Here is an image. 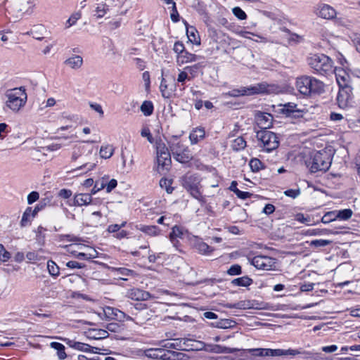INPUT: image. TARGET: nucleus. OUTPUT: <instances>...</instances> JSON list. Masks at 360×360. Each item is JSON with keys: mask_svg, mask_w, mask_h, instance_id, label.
<instances>
[{"mask_svg": "<svg viewBox=\"0 0 360 360\" xmlns=\"http://www.w3.org/2000/svg\"><path fill=\"white\" fill-rule=\"evenodd\" d=\"M249 165L253 172H257L262 168V162L259 159L252 158L250 160Z\"/></svg>", "mask_w": 360, "mask_h": 360, "instance_id": "nucleus-45", "label": "nucleus"}, {"mask_svg": "<svg viewBox=\"0 0 360 360\" xmlns=\"http://www.w3.org/2000/svg\"><path fill=\"white\" fill-rule=\"evenodd\" d=\"M33 217V212L32 207H28L24 212L20 221L21 226H26L30 221V217Z\"/></svg>", "mask_w": 360, "mask_h": 360, "instance_id": "nucleus-40", "label": "nucleus"}, {"mask_svg": "<svg viewBox=\"0 0 360 360\" xmlns=\"http://www.w3.org/2000/svg\"><path fill=\"white\" fill-rule=\"evenodd\" d=\"M47 268L49 274L53 276H58L59 275V267L56 264L50 260L47 263Z\"/></svg>", "mask_w": 360, "mask_h": 360, "instance_id": "nucleus-43", "label": "nucleus"}, {"mask_svg": "<svg viewBox=\"0 0 360 360\" xmlns=\"http://www.w3.org/2000/svg\"><path fill=\"white\" fill-rule=\"evenodd\" d=\"M266 349H252L250 350V353L254 356H266Z\"/></svg>", "mask_w": 360, "mask_h": 360, "instance_id": "nucleus-62", "label": "nucleus"}, {"mask_svg": "<svg viewBox=\"0 0 360 360\" xmlns=\"http://www.w3.org/2000/svg\"><path fill=\"white\" fill-rule=\"evenodd\" d=\"M110 7V5L108 4H99L95 10V15L97 16V18L103 17L104 15L107 13V11H109Z\"/></svg>", "mask_w": 360, "mask_h": 360, "instance_id": "nucleus-41", "label": "nucleus"}, {"mask_svg": "<svg viewBox=\"0 0 360 360\" xmlns=\"http://www.w3.org/2000/svg\"><path fill=\"white\" fill-rule=\"evenodd\" d=\"M117 185V180L112 179H111L107 184H105V187L106 188V191L108 193L111 192Z\"/></svg>", "mask_w": 360, "mask_h": 360, "instance_id": "nucleus-64", "label": "nucleus"}, {"mask_svg": "<svg viewBox=\"0 0 360 360\" xmlns=\"http://www.w3.org/2000/svg\"><path fill=\"white\" fill-rule=\"evenodd\" d=\"M184 236V229L182 227L179 226L177 225L174 226L171 233H169L170 240L174 243V240L177 238H182Z\"/></svg>", "mask_w": 360, "mask_h": 360, "instance_id": "nucleus-36", "label": "nucleus"}, {"mask_svg": "<svg viewBox=\"0 0 360 360\" xmlns=\"http://www.w3.org/2000/svg\"><path fill=\"white\" fill-rule=\"evenodd\" d=\"M175 84H168L166 79L162 78L161 80L160 90L162 96L165 98H169L172 96L175 90Z\"/></svg>", "mask_w": 360, "mask_h": 360, "instance_id": "nucleus-22", "label": "nucleus"}, {"mask_svg": "<svg viewBox=\"0 0 360 360\" xmlns=\"http://www.w3.org/2000/svg\"><path fill=\"white\" fill-rule=\"evenodd\" d=\"M337 219L336 215H335V211H330L326 212L323 217L321 218V222L323 224H328L331 221H335Z\"/></svg>", "mask_w": 360, "mask_h": 360, "instance_id": "nucleus-48", "label": "nucleus"}, {"mask_svg": "<svg viewBox=\"0 0 360 360\" xmlns=\"http://www.w3.org/2000/svg\"><path fill=\"white\" fill-rule=\"evenodd\" d=\"M46 32V30L44 27V26L39 25L34 26L31 30H30V34L32 35V37L37 39V40H41L44 38V34Z\"/></svg>", "mask_w": 360, "mask_h": 360, "instance_id": "nucleus-29", "label": "nucleus"}, {"mask_svg": "<svg viewBox=\"0 0 360 360\" xmlns=\"http://www.w3.org/2000/svg\"><path fill=\"white\" fill-rule=\"evenodd\" d=\"M284 194L292 198H296L300 194V189H288L284 191Z\"/></svg>", "mask_w": 360, "mask_h": 360, "instance_id": "nucleus-60", "label": "nucleus"}, {"mask_svg": "<svg viewBox=\"0 0 360 360\" xmlns=\"http://www.w3.org/2000/svg\"><path fill=\"white\" fill-rule=\"evenodd\" d=\"M66 266L70 269H83L85 267V264L77 261H69L66 263Z\"/></svg>", "mask_w": 360, "mask_h": 360, "instance_id": "nucleus-55", "label": "nucleus"}, {"mask_svg": "<svg viewBox=\"0 0 360 360\" xmlns=\"http://www.w3.org/2000/svg\"><path fill=\"white\" fill-rule=\"evenodd\" d=\"M126 297L136 301H145L150 297V294L139 288H131L127 290Z\"/></svg>", "mask_w": 360, "mask_h": 360, "instance_id": "nucleus-14", "label": "nucleus"}, {"mask_svg": "<svg viewBox=\"0 0 360 360\" xmlns=\"http://www.w3.org/2000/svg\"><path fill=\"white\" fill-rule=\"evenodd\" d=\"M109 269L114 276L123 281H127V277H135L136 276V273L134 270L125 267L110 266Z\"/></svg>", "mask_w": 360, "mask_h": 360, "instance_id": "nucleus-15", "label": "nucleus"}, {"mask_svg": "<svg viewBox=\"0 0 360 360\" xmlns=\"http://www.w3.org/2000/svg\"><path fill=\"white\" fill-rule=\"evenodd\" d=\"M236 322L233 319H221L220 321L216 322L214 326L219 328H231L236 326Z\"/></svg>", "mask_w": 360, "mask_h": 360, "instance_id": "nucleus-32", "label": "nucleus"}, {"mask_svg": "<svg viewBox=\"0 0 360 360\" xmlns=\"http://www.w3.org/2000/svg\"><path fill=\"white\" fill-rule=\"evenodd\" d=\"M297 109H298L297 104L294 103H288L283 105L281 112L287 117L288 115H292L293 112Z\"/></svg>", "mask_w": 360, "mask_h": 360, "instance_id": "nucleus-39", "label": "nucleus"}, {"mask_svg": "<svg viewBox=\"0 0 360 360\" xmlns=\"http://www.w3.org/2000/svg\"><path fill=\"white\" fill-rule=\"evenodd\" d=\"M191 80V78L188 77V72L186 71H181L177 77V82L184 85L186 80Z\"/></svg>", "mask_w": 360, "mask_h": 360, "instance_id": "nucleus-54", "label": "nucleus"}, {"mask_svg": "<svg viewBox=\"0 0 360 360\" xmlns=\"http://www.w3.org/2000/svg\"><path fill=\"white\" fill-rule=\"evenodd\" d=\"M353 212L351 209H344L341 210H335V215L337 219L341 220H348L352 216Z\"/></svg>", "mask_w": 360, "mask_h": 360, "instance_id": "nucleus-38", "label": "nucleus"}, {"mask_svg": "<svg viewBox=\"0 0 360 360\" xmlns=\"http://www.w3.org/2000/svg\"><path fill=\"white\" fill-rule=\"evenodd\" d=\"M85 334L89 339L93 340L104 339L108 338L109 335L108 330L98 328H89L87 331L85 332Z\"/></svg>", "mask_w": 360, "mask_h": 360, "instance_id": "nucleus-21", "label": "nucleus"}, {"mask_svg": "<svg viewBox=\"0 0 360 360\" xmlns=\"http://www.w3.org/2000/svg\"><path fill=\"white\" fill-rule=\"evenodd\" d=\"M157 161L158 167H160L162 170H168L172 163L170 153H160L159 155H157Z\"/></svg>", "mask_w": 360, "mask_h": 360, "instance_id": "nucleus-18", "label": "nucleus"}, {"mask_svg": "<svg viewBox=\"0 0 360 360\" xmlns=\"http://www.w3.org/2000/svg\"><path fill=\"white\" fill-rule=\"evenodd\" d=\"M256 137L262 144V147L267 152L276 149L279 146L278 138L271 131L260 130L257 132Z\"/></svg>", "mask_w": 360, "mask_h": 360, "instance_id": "nucleus-7", "label": "nucleus"}, {"mask_svg": "<svg viewBox=\"0 0 360 360\" xmlns=\"http://www.w3.org/2000/svg\"><path fill=\"white\" fill-rule=\"evenodd\" d=\"M331 233H332V231L330 230L326 229H313V230L310 231L311 235H328Z\"/></svg>", "mask_w": 360, "mask_h": 360, "instance_id": "nucleus-61", "label": "nucleus"}, {"mask_svg": "<svg viewBox=\"0 0 360 360\" xmlns=\"http://www.w3.org/2000/svg\"><path fill=\"white\" fill-rule=\"evenodd\" d=\"M154 110L153 104L150 101H145L141 105V110L145 116H150Z\"/></svg>", "mask_w": 360, "mask_h": 360, "instance_id": "nucleus-35", "label": "nucleus"}, {"mask_svg": "<svg viewBox=\"0 0 360 360\" xmlns=\"http://www.w3.org/2000/svg\"><path fill=\"white\" fill-rule=\"evenodd\" d=\"M143 233L150 236H157L160 234L161 230L157 226L141 225L139 229Z\"/></svg>", "mask_w": 360, "mask_h": 360, "instance_id": "nucleus-28", "label": "nucleus"}, {"mask_svg": "<svg viewBox=\"0 0 360 360\" xmlns=\"http://www.w3.org/2000/svg\"><path fill=\"white\" fill-rule=\"evenodd\" d=\"M81 16L82 15L80 12H76L72 14V15L66 21L65 28H69L70 27L74 25L77 22V21L81 18Z\"/></svg>", "mask_w": 360, "mask_h": 360, "instance_id": "nucleus-46", "label": "nucleus"}, {"mask_svg": "<svg viewBox=\"0 0 360 360\" xmlns=\"http://www.w3.org/2000/svg\"><path fill=\"white\" fill-rule=\"evenodd\" d=\"M351 94L352 89L350 86L340 87V90L337 96V102L340 108H345L348 106L352 100Z\"/></svg>", "mask_w": 360, "mask_h": 360, "instance_id": "nucleus-11", "label": "nucleus"}, {"mask_svg": "<svg viewBox=\"0 0 360 360\" xmlns=\"http://www.w3.org/2000/svg\"><path fill=\"white\" fill-rule=\"evenodd\" d=\"M334 72L336 77L337 82L340 87L342 86H348L347 84L349 75L342 68H335L333 69V72Z\"/></svg>", "mask_w": 360, "mask_h": 360, "instance_id": "nucleus-23", "label": "nucleus"}, {"mask_svg": "<svg viewBox=\"0 0 360 360\" xmlns=\"http://www.w3.org/2000/svg\"><path fill=\"white\" fill-rule=\"evenodd\" d=\"M5 96L7 98L6 106L14 112L19 111L27 99L25 89L22 86L7 90Z\"/></svg>", "mask_w": 360, "mask_h": 360, "instance_id": "nucleus-4", "label": "nucleus"}, {"mask_svg": "<svg viewBox=\"0 0 360 360\" xmlns=\"http://www.w3.org/2000/svg\"><path fill=\"white\" fill-rule=\"evenodd\" d=\"M255 122L261 130H267L272 126L273 116L269 113L258 112L255 115Z\"/></svg>", "mask_w": 360, "mask_h": 360, "instance_id": "nucleus-12", "label": "nucleus"}, {"mask_svg": "<svg viewBox=\"0 0 360 360\" xmlns=\"http://www.w3.org/2000/svg\"><path fill=\"white\" fill-rule=\"evenodd\" d=\"M309 244V247L315 249H318L322 247H325L332 243V240H325V239H316L312 240L310 242H308Z\"/></svg>", "mask_w": 360, "mask_h": 360, "instance_id": "nucleus-37", "label": "nucleus"}, {"mask_svg": "<svg viewBox=\"0 0 360 360\" xmlns=\"http://www.w3.org/2000/svg\"><path fill=\"white\" fill-rule=\"evenodd\" d=\"M92 201V197L89 193H78L74 196L73 202L70 205L81 207L89 205Z\"/></svg>", "mask_w": 360, "mask_h": 360, "instance_id": "nucleus-20", "label": "nucleus"}, {"mask_svg": "<svg viewBox=\"0 0 360 360\" xmlns=\"http://www.w3.org/2000/svg\"><path fill=\"white\" fill-rule=\"evenodd\" d=\"M252 283V280L248 276H243L235 278L232 281V284L237 286L248 287Z\"/></svg>", "mask_w": 360, "mask_h": 360, "instance_id": "nucleus-34", "label": "nucleus"}, {"mask_svg": "<svg viewBox=\"0 0 360 360\" xmlns=\"http://www.w3.org/2000/svg\"><path fill=\"white\" fill-rule=\"evenodd\" d=\"M172 13L170 15L171 20L174 22H176L179 20V15L176 9V3L173 4V6L172 7Z\"/></svg>", "mask_w": 360, "mask_h": 360, "instance_id": "nucleus-58", "label": "nucleus"}, {"mask_svg": "<svg viewBox=\"0 0 360 360\" xmlns=\"http://www.w3.org/2000/svg\"><path fill=\"white\" fill-rule=\"evenodd\" d=\"M64 63L72 69L77 70L83 64V59L80 56L75 55L66 59Z\"/></svg>", "mask_w": 360, "mask_h": 360, "instance_id": "nucleus-25", "label": "nucleus"}, {"mask_svg": "<svg viewBox=\"0 0 360 360\" xmlns=\"http://www.w3.org/2000/svg\"><path fill=\"white\" fill-rule=\"evenodd\" d=\"M39 198V194L37 191H32L27 195V203L31 205L36 202Z\"/></svg>", "mask_w": 360, "mask_h": 360, "instance_id": "nucleus-59", "label": "nucleus"}, {"mask_svg": "<svg viewBox=\"0 0 360 360\" xmlns=\"http://www.w3.org/2000/svg\"><path fill=\"white\" fill-rule=\"evenodd\" d=\"M197 249L199 252L205 255L210 254L213 251V249L204 242L199 243L197 245Z\"/></svg>", "mask_w": 360, "mask_h": 360, "instance_id": "nucleus-47", "label": "nucleus"}, {"mask_svg": "<svg viewBox=\"0 0 360 360\" xmlns=\"http://www.w3.org/2000/svg\"><path fill=\"white\" fill-rule=\"evenodd\" d=\"M317 11V14L324 19H332L336 15L335 9L328 4L319 5Z\"/></svg>", "mask_w": 360, "mask_h": 360, "instance_id": "nucleus-16", "label": "nucleus"}, {"mask_svg": "<svg viewBox=\"0 0 360 360\" xmlns=\"http://www.w3.org/2000/svg\"><path fill=\"white\" fill-rule=\"evenodd\" d=\"M272 86L265 82L255 84L250 86H241L238 89H233L226 93L231 97L244 96H253L261 94H269Z\"/></svg>", "mask_w": 360, "mask_h": 360, "instance_id": "nucleus-6", "label": "nucleus"}, {"mask_svg": "<svg viewBox=\"0 0 360 360\" xmlns=\"http://www.w3.org/2000/svg\"><path fill=\"white\" fill-rule=\"evenodd\" d=\"M172 180L162 178L160 181V186L162 188H165L167 193H172L174 188L171 186Z\"/></svg>", "mask_w": 360, "mask_h": 360, "instance_id": "nucleus-42", "label": "nucleus"}, {"mask_svg": "<svg viewBox=\"0 0 360 360\" xmlns=\"http://www.w3.org/2000/svg\"><path fill=\"white\" fill-rule=\"evenodd\" d=\"M331 161L330 155L326 150H321L313 153L306 161V165L311 172H326L330 167Z\"/></svg>", "mask_w": 360, "mask_h": 360, "instance_id": "nucleus-3", "label": "nucleus"}, {"mask_svg": "<svg viewBox=\"0 0 360 360\" xmlns=\"http://www.w3.org/2000/svg\"><path fill=\"white\" fill-rule=\"evenodd\" d=\"M251 264L258 269L268 271L275 268L276 259L268 256L257 255L252 259Z\"/></svg>", "mask_w": 360, "mask_h": 360, "instance_id": "nucleus-10", "label": "nucleus"}, {"mask_svg": "<svg viewBox=\"0 0 360 360\" xmlns=\"http://www.w3.org/2000/svg\"><path fill=\"white\" fill-rule=\"evenodd\" d=\"M11 258V254L2 244H0V261L7 262Z\"/></svg>", "mask_w": 360, "mask_h": 360, "instance_id": "nucleus-50", "label": "nucleus"}, {"mask_svg": "<svg viewBox=\"0 0 360 360\" xmlns=\"http://www.w3.org/2000/svg\"><path fill=\"white\" fill-rule=\"evenodd\" d=\"M241 273L242 269L239 264L232 265L227 271V274L231 276L240 275Z\"/></svg>", "mask_w": 360, "mask_h": 360, "instance_id": "nucleus-51", "label": "nucleus"}, {"mask_svg": "<svg viewBox=\"0 0 360 360\" xmlns=\"http://www.w3.org/2000/svg\"><path fill=\"white\" fill-rule=\"evenodd\" d=\"M46 205V199H44L43 200H41L34 207V209L32 210L33 212V217L37 214L38 212L41 210L45 207Z\"/></svg>", "mask_w": 360, "mask_h": 360, "instance_id": "nucleus-63", "label": "nucleus"}, {"mask_svg": "<svg viewBox=\"0 0 360 360\" xmlns=\"http://www.w3.org/2000/svg\"><path fill=\"white\" fill-rule=\"evenodd\" d=\"M66 343L69 347L79 351L89 352V349H91V345L75 340H68Z\"/></svg>", "mask_w": 360, "mask_h": 360, "instance_id": "nucleus-27", "label": "nucleus"}, {"mask_svg": "<svg viewBox=\"0 0 360 360\" xmlns=\"http://www.w3.org/2000/svg\"><path fill=\"white\" fill-rule=\"evenodd\" d=\"M233 13L239 20H245L247 18L246 13L240 7L233 8Z\"/></svg>", "mask_w": 360, "mask_h": 360, "instance_id": "nucleus-53", "label": "nucleus"}, {"mask_svg": "<svg viewBox=\"0 0 360 360\" xmlns=\"http://www.w3.org/2000/svg\"><path fill=\"white\" fill-rule=\"evenodd\" d=\"M265 354H266V356H287V355H291V356H295L297 354H304L306 355H309V353L307 352H302L299 349H266V352H265Z\"/></svg>", "mask_w": 360, "mask_h": 360, "instance_id": "nucleus-13", "label": "nucleus"}, {"mask_svg": "<svg viewBox=\"0 0 360 360\" xmlns=\"http://www.w3.org/2000/svg\"><path fill=\"white\" fill-rule=\"evenodd\" d=\"M258 309L255 307L254 304L250 300H243L237 302V309Z\"/></svg>", "mask_w": 360, "mask_h": 360, "instance_id": "nucleus-44", "label": "nucleus"}, {"mask_svg": "<svg viewBox=\"0 0 360 360\" xmlns=\"http://www.w3.org/2000/svg\"><path fill=\"white\" fill-rule=\"evenodd\" d=\"M105 330L112 333H120L122 330V326L118 323H110L106 325Z\"/></svg>", "mask_w": 360, "mask_h": 360, "instance_id": "nucleus-49", "label": "nucleus"}, {"mask_svg": "<svg viewBox=\"0 0 360 360\" xmlns=\"http://www.w3.org/2000/svg\"><path fill=\"white\" fill-rule=\"evenodd\" d=\"M174 341V342H168L165 343L163 347L169 349L188 350V349L187 347L190 346L189 342L192 340L186 339H176Z\"/></svg>", "mask_w": 360, "mask_h": 360, "instance_id": "nucleus-17", "label": "nucleus"}, {"mask_svg": "<svg viewBox=\"0 0 360 360\" xmlns=\"http://www.w3.org/2000/svg\"><path fill=\"white\" fill-rule=\"evenodd\" d=\"M295 87L300 94L310 96L323 93L325 85L315 77L302 75L296 78Z\"/></svg>", "mask_w": 360, "mask_h": 360, "instance_id": "nucleus-1", "label": "nucleus"}, {"mask_svg": "<svg viewBox=\"0 0 360 360\" xmlns=\"http://www.w3.org/2000/svg\"><path fill=\"white\" fill-rule=\"evenodd\" d=\"M182 185L190 194L198 201H202L203 197L199 190L200 181L195 175H186L183 179Z\"/></svg>", "mask_w": 360, "mask_h": 360, "instance_id": "nucleus-8", "label": "nucleus"}, {"mask_svg": "<svg viewBox=\"0 0 360 360\" xmlns=\"http://www.w3.org/2000/svg\"><path fill=\"white\" fill-rule=\"evenodd\" d=\"M200 56L185 51L181 55H177V62L181 64L195 62L198 60Z\"/></svg>", "mask_w": 360, "mask_h": 360, "instance_id": "nucleus-26", "label": "nucleus"}, {"mask_svg": "<svg viewBox=\"0 0 360 360\" xmlns=\"http://www.w3.org/2000/svg\"><path fill=\"white\" fill-rule=\"evenodd\" d=\"M146 355L154 359L163 360H178L183 355L181 352H172L162 348L150 349L146 352Z\"/></svg>", "mask_w": 360, "mask_h": 360, "instance_id": "nucleus-9", "label": "nucleus"}, {"mask_svg": "<svg viewBox=\"0 0 360 360\" xmlns=\"http://www.w3.org/2000/svg\"><path fill=\"white\" fill-rule=\"evenodd\" d=\"M146 314V310L145 311H139V313L136 314H135V316L134 318L133 319V321L137 323V324H143L145 323L146 320L147 319L144 318L143 317V315Z\"/></svg>", "mask_w": 360, "mask_h": 360, "instance_id": "nucleus-52", "label": "nucleus"}, {"mask_svg": "<svg viewBox=\"0 0 360 360\" xmlns=\"http://www.w3.org/2000/svg\"><path fill=\"white\" fill-rule=\"evenodd\" d=\"M51 347L57 351V356L60 360H63L67 357V354L65 352V346L57 342H53L51 343Z\"/></svg>", "mask_w": 360, "mask_h": 360, "instance_id": "nucleus-30", "label": "nucleus"}, {"mask_svg": "<svg viewBox=\"0 0 360 360\" xmlns=\"http://www.w3.org/2000/svg\"><path fill=\"white\" fill-rule=\"evenodd\" d=\"M72 195V192L70 189L63 188L58 191V195L63 199H68Z\"/></svg>", "mask_w": 360, "mask_h": 360, "instance_id": "nucleus-56", "label": "nucleus"}, {"mask_svg": "<svg viewBox=\"0 0 360 360\" xmlns=\"http://www.w3.org/2000/svg\"><path fill=\"white\" fill-rule=\"evenodd\" d=\"M103 313L105 316L108 319H120L124 316L122 311L111 307L104 308Z\"/></svg>", "mask_w": 360, "mask_h": 360, "instance_id": "nucleus-24", "label": "nucleus"}, {"mask_svg": "<svg viewBox=\"0 0 360 360\" xmlns=\"http://www.w3.org/2000/svg\"><path fill=\"white\" fill-rule=\"evenodd\" d=\"M173 50L178 55H181L185 51L184 44L180 41L175 42Z\"/></svg>", "mask_w": 360, "mask_h": 360, "instance_id": "nucleus-57", "label": "nucleus"}, {"mask_svg": "<svg viewBox=\"0 0 360 360\" xmlns=\"http://www.w3.org/2000/svg\"><path fill=\"white\" fill-rule=\"evenodd\" d=\"M231 147L235 151L243 150L246 147V141L243 136H238L232 141Z\"/></svg>", "mask_w": 360, "mask_h": 360, "instance_id": "nucleus-31", "label": "nucleus"}, {"mask_svg": "<svg viewBox=\"0 0 360 360\" xmlns=\"http://www.w3.org/2000/svg\"><path fill=\"white\" fill-rule=\"evenodd\" d=\"M205 137L204 127H198L193 129L189 134V140L192 145L198 143Z\"/></svg>", "mask_w": 360, "mask_h": 360, "instance_id": "nucleus-19", "label": "nucleus"}, {"mask_svg": "<svg viewBox=\"0 0 360 360\" xmlns=\"http://www.w3.org/2000/svg\"><path fill=\"white\" fill-rule=\"evenodd\" d=\"M307 63L314 74L328 75L333 72V63L325 54H310L307 58Z\"/></svg>", "mask_w": 360, "mask_h": 360, "instance_id": "nucleus-2", "label": "nucleus"}, {"mask_svg": "<svg viewBox=\"0 0 360 360\" xmlns=\"http://www.w3.org/2000/svg\"><path fill=\"white\" fill-rule=\"evenodd\" d=\"M114 153V148L111 145L102 146L100 149V156L104 159L110 158Z\"/></svg>", "mask_w": 360, "mask_h": 360, "instance_id": "nucleus-33", "label": "nucleus"}, {"mask_svg": "<svg viewBox=\"0 0 360 360\" xmlns=\"http://www.w3.org/2000/svg\"><path fill=\"white\" fill-rule=\"evenodd\" d=\"M169 150L174 158L181 162L187 163L192 160V154L188 148L184 146L177 136H173L169 141Z\"/></svg>", "mask_w": 360, "mask_h": 360, "instance_id": "nucleus-5", "label": "nucleus"}]
</instances>
